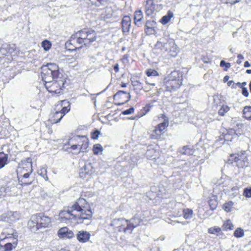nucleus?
I'll use <instances>...</instances> for the list:
<instances>
[{
	"mask_svg": "<svg viewBox=\"0 0 251 251\" xmlns=\"http://www.w3.org/2000/svg\"><path fill=\"white\" fill-rule=\"evenodd\" d=\"M238 60L236 61V63L238 64H240L242 62V60L244 58L242 54H238L237 56Z\"/></svg>",
	"mask_w": 251,
	"mask_h": 251,
	"instance_id": "obj_53",
	"label": "nucleus"
},
{
	"mask_svg": "<svg viewBox=\"0 0 251 251\" xmlns=\"http://www.w3.org/2000/svg\"><path fill=\"white\" fill-rule=\"evenodd\" d=\"M146 13L148 16L151 15L153 13L152 8L148 7L146 6Z\"/></svg>",
	"mask_w": 251,
	"mask_h": 251,
	"instance_id": "obj_50",
	"label": "nucleus"
},
{
	"mask_svg": "<svg viewBox=\"0 0 251 251\" xmlns=\"http://www.w3.org/2000/svg\"><path fill=\"white\" fill-rule=\"evenodd\" d=\"M69 231V229L67 227H64L59 230L58 234L60 237L65 238Z\"/></svg>",
	"mask_w": 251,
	"mask_h": 251,
	"instance_id": "obj_34",
	"label": "nucleus"
},
{
	"mask_svg": "<svg viewBox=\"0 0 251 251\" xmlns=\"http://www.w3.org/2000/svg\"><path fill=\"white\" fill-rule=\"evenodd\" d=\"M146 5L148 7L152 8V9H154L155 7V4L153 0H147Z\"/></svg>",
	"mask_w": 251,
	"mask_h": 251,
	"instance_id": "obj_45",
	"label": "nucleus"
},
{
	"mask_svg": "<svg viewBox=\"0 0 251 251\" xmlns=\"http://www.w3.org/2000/svg\"><path fill=\"white\" fill-rule=\"evenodd\" d=\"M42 46L45 50L47 51L51 48V43L48 40H44L42 42Z\"/></svg>",
	"mask_w": 251,
	"mask_h": 251,
	"instance_id": "obj_38",
	"label": "nucleus"
},
{
	"mask_svg": "<svg viewBox=\"0 0 251 251\" xmlns=\"http://www.w3.org/2000/svg\"><path fill=\"white\" fill-rule=\"evenodd\" d=\"M220 66L225 67V70L226 71L228 68L230 67V64L229 63L225 62L224 60H222L220 62Z\"/></svg>",
	"mask_w": 251,
	"mask_h": 251,
	"instance_id": "obj_43",
	"label": "nucleus"
},
{
	"mask_svg": "<svg viewBox=\"0 0 251 251\" xmlns=\"http://www.w3.org/2000/svg\"><path fill=\"white\" fill-rule=\"evenodd\" d=\"M7 55H8V54L5 44H3L0 48V58H3Z\"/></svg>",
	"mask_w": 251,
	"mask_h": 251,
	"instance_id": "obj_36",
	"label": "nucleus"
},
{
	"mask_svg": "<svg viewBox=\"0 0 251 251\" xmlns=\"http://www.w3.org/2000/svg\"><path fill=\"white\" fill-rule=\"evenodd\" d=\"M134 111V108L133 107H131L129 109L122 111V114L124 115H129V114L133 113Z\"/></svg>",
	"mask_w": 251,
	"mask_h": 251,
	"instance_id": "obj_44",
	"label": "nucleus"
},
{
	"mask_svg": "<svg viewBox=\"0 0 251 251\" xmlns=\"http://www.w3.org/2000/svg\"><path fill=\"white\" fill-rule=\"evenodd\" d=\"M246 72L248 74H251V70H249V69H248L246 70Z\"/></svg>",
	"mask_w": 251,
	"mask_h": 251,
	"instance_id": "obj_64",
	"label": "nucleus"
},
{
	"mask_svg": "<svg viewBox=\"0 0 251 251\" xmlns=\"http://www.w3.org/2000/svg\"><path fill=\"white\" fill-rule=\"evenodd\" d=\"M240 157H241V158H242L243 159V161H244V164H245V162L246 161H245V159H247V157L245 156L244 157H242V156H240Z\"/></svg>",
	"mask_w": 251,
	"mask_h": 251,
	"instance_id": "obj_62",
	"label": "nucleus"
},
{
	"mask_svg": "<svg viewBox=\"0 0 251 251\" xmlns=\"http://www.w3.org/2000/svg\"><path fill=\"white\" fill-rule=\"evenodd\" d=\"M78 146H80V145L78 144V145H73L71 146V147L70 148H68L67 149V151L68 152H71L72 150H77Z\"/></svg>",
	"mask_w": 251,
	"mask_h": 251,
	"instance_id": "obj_48",
	"label": "nucleus"
},
{
	"mask_svg": "<svg viewBox=\"0 0 251 251\" xmlns=\"http://www.w3.org/2000/svg\"><path fill=\"white\" fill-rule=\"evenodd\" d=\"M96 33L91 29L83 28L72 35L66 46L69 50H75L83 46L89 47L96 40Z\"/></svg>",
	"mask_w": 251,
	"mask_h": 251,
	"instance_id": "obj_3",
	"label": "nucleus"
},
{
	"mask_svg": "<svg viewBox=\"0 0 251 251\" xmlns=\"http://www.w3.org/2000/svg\"><path fill=\"white\" fill-rule=\"evenodd\" d=\"M230 158H231L230 159V160H231L232 161H234L235 162H238L241 159V158H239L238 155V156H235V155H234V154H232L230 155Z\"/></svg>",
	"mask_w": 251,
	"mask_h": 251,
	"instance_id": "obj_49",
	"label": "nucleus"
},
{
	"mask_svg": "<svg viewBox=\"0 0 251 251\" xmlns=\"http://www.w3.org/2000/svg\"><path fill=\"white\" fill-rule=\"evenodd\" d=\"M34 221L37 223L36 228H42L48 227L50 225L51 219L48 216H45L43 213H38L32 215Z\"/></svg>",
	"mask_w": 251,
	"mask_h": 251,
	"instance_id": "obj_7",
	"label": "nucleus"
},
{
	"mask_svg": "<svg viewBox=\"0 0 251 251\" xmlns=\"http://www.w3.org/2000/svg\"><path fill=\"white\" fill-rule=\"evenodd\" d=\"M113 69L116 73L119 71V65L118 64H116L114 65Z\"/></svg>",
	"mask_w": 251,
	"mask_h": 251,
	"instance_id": "obj_54",
	"label": "nucleus"
},
{
	"mask_svg": "<svg viewBox=\"0 0 251 251\" xmlns=\"http://www.w3.org/2000/svg\"><path fill=\"white\" fill-rule=\"evenodd\" d=\"M244 195L247 198H251V188H246L244 190Z\"/></svg>",
	"mask_w": 251,
	"mask_h": 251,
	"instance_id": "obj_41",
	"label": "nucleus"
},
{
	"mask_svg": "<svg viewBox=\"0 0 251 251\" xmlns=\"http://www.w3.org/2000/svg\"><path fill=\"white\" fill-rule=\"evenodd\" d=\"M233 83V81L232 80H230L227 81V84L228 86H230L232 85V84Z\"/></svg>",
	"mask_w": 251,
	"mask_h": 251,
	"instance_id": "obj_58",
	"label": "nucleus"
},
{
	"mask_svg": "<svg viewBox=\"0 0 251 251\" xmlns=\"http://www.w3.org/2000/svg\"><path fill=\"white\" fill-rule=\"evenodd\" d=\"M8 154L3 152H0V169L4 167L8 161Z\"/></svg>",
	"mask_w": 251,
	"mask_h": 251,
	"instance_id": "obj_22",
	"label": "nucleus"
},
{
	"mask_svg": "<svg viewBox=\"0 0 251 251\" xmlns=\"http://www.w3.org/2000/svg\"><path fill=\"white\" fill-rule=\"evenodd\" d=\"M234 205V203L232 201H229L225 203L222 206L223 209L227 212H230Z\"/></svg>",
	"mask_w": 251,
	"mask_h": 251,
	"instance_id": "obj_28",
	"label": "nucleus"
},
{
	"mask_svg": "<svg viewBox=\"0 0 251 251\" xmlns=\"http://www.w3.org/2000/svg\"><path fill=\"white\" fill-rule=\"evenodd\" d=\"M74 236H75V234L74 233V232L72 230H69V231L68 232V233L67 234V235L65 237L70 239V238L74 237Z\"/></svg>",
	"mask_w": 251,
	"mask_h": 251,
	"instance_id": "obj_52",
	"label": "nucleus"
},
{
	"mask_svg": "<svg viewBox=\"0 0 251 251\" xmlns=\"http://www.w3.org/2000/svg\"><path fill=\"white\" fill-rule=\"evenodd\" d=\"M247 85V82H243L242 83V88H245V86H246Z\"/></svg>",
	"mask_w": 251,
	"mask_h": 251,
	"instance_id": "obj_63",
	"label": "nucleus"
},
{
	"mask_svg": "<svg viewBox=\"0 0 251 251\" xmlns=\"http://www.w3.org/2000/svg\"><path fill=\"white\" fill-rule=\"evenodd\" d=\"M144 109L146 111V112L145 113H144L143 114H142L141 116H139L138 117L143 116V115H145V114L147 113L149 111V109L148 108H147L146 107H144Z\"/></svg>",
	"mask_w": 251,
	"mask_h": 251,
	"instance_id": "obj_55",
	"label": "nucleus"
},
{
	"mask_svg": "<svg viewBox=\"0 0 251 251\" xmlns=\"http://www.w3.org/2000/svg\"><path fill=\"white\" fill-rule=\"evenodd\" d=\"M174 16V14L172 12L169 11L167 15L162 17L160 22L163 24L165 25L167 24Z\"/></svg>",
	"mask_w": 251,
	"mask_h": 251,
	"instance_id": "obj_24",
	"label": "nucleus"
},
{
	"mask_svg": "<svg viewBox=\"0 0 251 251\" xmlns=\"http://www.w3.org/2000/svg\"><path fill=\"white\" fill-rule=\"evenodd\" d=\"M229 79V76L228 75H226L224 78V81L226 82Z\"/></svg>",
	"mask_w": 251,
	"mask_h": 251,
	"instance_id": "obj_57",
	"label": "nucleus"
},
{
	"mask_svg": "<svg viewBox=\"0 0 251 251\" xmlns=\"http://www.w3.org/2000/svg\"><path fill=\"white\" fill-rule=\"evenodd\" d=\"M166 40H167L165 41L164 50L169 52L171 56H176L178 51V49L174 40L168 37L166 38Z\"/></svg>",
	"mask_w": 251,
	"mask_h": 251,
	"instance_id": "obj_10",
	"label": "nucleus"
},
{
	"mask_svg": "<svg viewBox=\"0 0 251 251\" xmlns=\"http://www.w3.org/2000/svg\"><path fill=\"white\" fill-rule=\"evenodd\" d=\"M183 217L185 219H189L192 217L193 210L190 209H185L183 210Z\"/></svg>",
	"mask_w": 251,
	"mask_h": 251,
	"instance_id": "obj_31",
	"label": "nucleus"
},
{
	"mask_svg": "<svg viewBox=\"0 0 251 251\" xmlns=\"http://www.w3.org/2000/svg\"><path fill=\"white\" fill-rule=\"evenodd\" d=\"M182 79H172L168 80L166 83V90L167 91H175L182 84Z\"/></svg>",
	"mask_w": 251,
	"mask_h": 251,
	"instance_id": "obj_11",
	"label": "nucleus"
},
{
	"mask_svg": "<svg viewBox=\"0 0 251 251\" xmlns=\"http://www.w3.org/2000/svg\"><path fill=\"white\" fill-rule=\"evenodd\" d=\"M31 173L27 172L22 176H18L19 183L22 185H27L31 184L33 179L29 177Z\"/></svg>",
	"mask_w": 251,
	"mask_h": 251,
	"instance_id": "obj_15",
	"label": "nucleus"
},
{
	"mask_svg": "<svg viewBox=\"0 0 251 251\" xmlns=\"http://www.w3.org/2000/svg\"><path fill=\"white\" fill-rule=\"evenodd\" d=\"M244 232L243 229L240 227H238L234 232V235L236 238H241L244 236Z\"/></svg>",
	"mask_w": 251,
	"mask_h": 251,
	"instance_id": "obj_35",
	"label": "nucleus"
},
{
	"mask_svg": "<svg viewBox=\"0 0 251 251\" xmlns=\"http://www.w3.org/2000/svg\"><path fill=\"white\" fill-rule=\"evenodd\" d=\"M32 167L30 158H28L26 161H23L18 167L17 173L18 176H22L26 173H32Z\"/></svg>",
	"mask_w": 251,
	"mask_h": 251,
	"instance_id": "obj_9",
	"label": "nucleus"
},
{
	"mask_svg": "<svg viewBox=\"0 0 251 251\" xmlns=\"http://www.w3.org/2000/svg\"><path fill=\"white\" fill-rule=\"evenodd\" d=\"M132 83L134 87V89L141 90L143 89L142 83L138 80L132 81Z\"/></svg>",
	"mask_w": 251,
	"mask_h": 251,
	"instance_id": "obj_37",
	"label": "nucleus"
},
{
	"mask_svg": "<svg viewBox=\"0 0 251 251\" xmlns=\"http://www.w3.org/2000/svg\"><path fill=\"white\" fill-rule=\"evenodd\" d=\"M166 40H167L166 37H163L160 38V40H158L156 43L155 45V48L157 49H159L161 50H164L165 41H166Z\"/></svg>",
	"mask_w": 251,
	"mask_h": 251,
	"instance_id": "obj_27",
	"label": "nucleus"
},
{
	"mask_svg": "<svg viewBox=\"0 0 251 251\" xmlns=\"http://www.w3.org/2000/svg\"><path fill=\"white\" fill-rule=\"evenodd\" d=\"M18 234L17 232H13L11 234L8 233L4 239H7L11 242H8L5 244L3 247H1V251H11L13 248H15L17 245Z\"/></svg>",
	"mask_w": 251,
	"mask_h": 251,
	"instance_id": "obj_6",
	"label": "nucleus"
},
{
	"mask_svg": "<svg viewBox=\"0 0 251 251\" xmlns=\"http://www.w3.org/2000/svg\"><path fill=\"white\" fill-rule=\"evenodd\" d=\"M141 222V219L136 216L134 217L130 220L129 222H128L129 227H130V228H131V233L132 232V231L134 228L139 225Z\"/></svg>",
	"mask_w": 251,
	"mask_h": 251,
	"instance_id": "obj_19",
	"label": "nucleus"
},
{
	"mask_svg": "<svg viewBox=\"0 0 251 251\" xmlns=\"http://www.w3.org/2000/svg\"><path fill=\"white\" fill-rule=\"evenodd\" d=\"M239 1V0H233V1L232 0V1H230V2L231 3H232V4H234V3H235L236 2H238Z\"/></svg>",
	"mask_w": 251,
	"mask_h": 251,
	"instance_id": "obj_61",
	"label": "nucleus"
},
{
	"mask_svg": "<svg viewBox=\"0 0 251 251\" xmlns=\"http://www.w3.org/2000/svg\"><path fill=\"white\" fill-rule=\"evenodd\" d=\"M236 87H237L236 83H233V84H232V86H231L232 88H233V89H235V88H236Z\"/></svg>",
	"mask_w": 251,
	"mask_h": 251,
	"instance_id": "obj_60",
	"label": "nucleus"
},
{
	"mask_svg": "<svg viewBox=\"0 0 251 251\" xmlns=\"http://www.w3.org/2000/svg\"><path fill=\"white\" fill-rule=\"evenodd\" d=\"M76 237L79 242L86 243L89 240L90 234L86 231L80 230L77 232Z\"/></svg>",
	"mask_w": 251,
	"mask_h": 251,
	"instance_id": "obj_14",
	"label": "nucleus"
},
{
	"mask_svg": "<svg viewBox=\"0 0 251 251\" xmlns=\"http://www.w3.org/2000/svg\"><path fill=\"white\" fill-rule=\"evenodd\" d=\"M208 203L211 210H213L216 208L218 202L215 198L210 199L208 201Z\"/></svg>",
	"mask_w": 251,
	"mask_h": 251,
	"instance_id": "obj_33",
	"label": "nucleus"
},
{
	"mask_svg": "<svg viewBox=\"0 0 251 251\" xmlns=\"http://www.w3.org/2000/svg\"><path fill=\"white\" fill-rule=\"evenodd\" d=\"M111 226L121 232L123 231L126 233H131V228L129 227V223L127 220L124 219H113L111 223Z\"/></svg>",
	"mask_w": 251,
	"mask_h": 251,
	"instance_id": "obj_5",
	"label": "nucleus"
},
{
	"mask_svg": "<svg viewBox=\"0 0 251 251\" xmlns=\"http://www.w3.org/2000/svg\"><path fill=\"white\" fill-rule=\"evenodd\" d=\"M236 85H237V86H238V87H239L241 89L242 88V83L237 82V83H236Z\"/></svg>",
	"mask_w": 251,
	"mask_h": 251,
	"instance_id": "obj_59",
	"label": "nucleus"
},
{
	"mask_svg": "<svg viewBox=\"0 0 251 251\" xmlns=\"http://www.w3.org/2000/svg\"><path fill=\"white\" fill-rule=\"evenodd\" d=\"M100 134V132L98 129H95L91 133V138L93 139H98Z\"/></svg>",
	"mask_w": 251,
	"mask_h": 251,
	"instance_id": "obj_42",
	"label": "nucleus"
},
{
	"mask_svg": "<svg viewBox=\"0 0 251 251\" xmlns=\"http://www.w3.org/2000/svg\"><path fill=\"white\" fill-rule=\"evenodd\" d=\"M223 230H232L233 229L234 226L230 220H226L224 222L222 226Z\"/></svg>",
	"mask_w": 251,
	"mask_h": 251,
	"instance_id": "obj_26",
	"label": "nucleus"
},
{
	"mask_svg": "<svg viewBox=\"0 0 251 251\" xmlns=\"http://www.w3.org/2000/svg\"><path fill=\"white\" fill-rule=\"evenodd\" d=\"M157 72L155 70H150L147 72V75L148 76H155L157 75Z\"/></svg>",
	"mask_w": 251,
	"mask_h": 251,
	"instance_id": "obj_47",
	"label": "nucleus"
},
{
	"mask_svg": "<svg viewBox=\"0 0 251 251\" xmlns=\"http://www.w3.org/2000/svg\"><path fill=\"white\" fill-rule=\"evenodd\" d=\"M93 213L88 203L83 198H79L67 210L64 221L74 219L78 224L87 225L91 222Z\"/></svg>",
	"mask_w": 251,
	"mask_h": 251,
	"instance_id": "obj_2",
	"label": "nucleus"
},
{
	"mask_svg": "<svg viewBox=\"0 0 251 251\" xmlns=\"http://www.w3.org/2000/svg\"><path fill=\"white\" fill-rule=\"evenodd\" d=\"M221 230V228L220 227L215 226L209 228L208 232L211 234H215L220 232Z\"/></svg>",
	"mask_w": 251,
	"mask_h": 251,
	"instance_id": "obj_40",
	"label": "nucleus"
},
{
	"mask_svg": "<svg viewBox=\"0 0 251 251\" xmlns=\"http://www.w3.org/2000/svg\"><path fill=\"white\" fill-rule=\"evenodd\" d=\"M28 225L30 229L33 231H36L39 229V228H36L37 226V223L35 221L33 220L32 216L31 217L30 221L28 223Z\"/></svg>",
	"mask_w": 251,
	"mask_h": 251,
	"instance_id": "obj_29",
	"label": "nucleus"
},
{
	"mask_svg": "<svg viewBox=\"0 0 251 251\" xmlns=\"http://www.w3.org/2000/svg\"><path fill=\"white\" fill-rule=\"evenodd\" d=\"M229 109V108L227 105H223V106L219 109V114L220 115L223 116L225 113L227 112Z\"/></svg>",
	"mask_w": 251,
	"mask_h": 251,
	"instance_id": "obj_39",
	"label": "nucleus"
},
{
	"mask_svg": "<svg viewBox=\"0 0 251 251\" xmlns=\"http://www.w3.org/2000/svg\"><path fill=\"white\" fill-rule=\"evenodd\" d=\"M131 25V20L129 16H125L122 22L123 31L124 32H128Z\"/></svg>",
	"mask_w": 251,
	"mask_h": 251,
	"instance_id": "obj_17",
	"label": "nucleus"
},
{
	"mask_svg": "<svg viewBox=\"0 0 251 251\" xmlns=\"http://www.w3.org/2000/svg\"><path fill=\"white\" fill-rule=\"evenodd\" d=\"M41 76L48 91L55 94H63L66 78L59 72L55 63L48 64L41 67Z\"/></svg>",
	"mask_w": 251,
	"mask_h": 251,
	"instance_id": "obj_1",
	"label": "nucleus"
},
{
	"mask_svg": "<svg viewBox=\"0 0 251 251\" xmlns=\"http://www.w3.org/2000/svg\"><path fill=\"white\" fill-rule=\"evenodd\" d=\"M244 66L245 67H249L250 66V64L248 61H247L244 63Z\"/></svg>",
	"mask_w": 251,
	"mask_h": 251,
	"instance_id": "obj_56",
	"label": "nucleus"
},
{
	"mask_svg": "<svg viewBox=\"0 0 251 251\" xmlns=\"http://www.w3.org/2000/svg\"><path fill=\"white\" fill-rule=\"evenodd\" d=\"M82 138L83 140L82 141V144L80 146V148L78 151L76 153L77 154L80 151L85 152L86 151V149L88 148L89 146V142L88 139L86 138L83 136L78 135L75 137L74 138H72L71 140H77L78 139Z\"/></svg>",
	"mask_w": 251,
	"mask_h": 251,
	"instance_id": "obj_16",
	"label": "nucleus"
},
{
	"mask_svg": "<svg viewBox=\"0 0 251 251\" xmlns=\"http://www.w3.org/2000/svg\"><path fill=\"white\" fill-rule=\"evenodd\" d=\"M242 94L243 96L246 97H248L249 95V93L248 92V89L247 88H242Z\"/></svg>",
	"mask_w": 251,
	"mask_h": 251,
	"instance_id": "obj_51",
	"label": "nucleus"
},
{
	"mask_svg": "<svg viewBox=\"0 0 251 251\" xmlns=\"http://www.w3.org/2000/svg\"><path fill=\"white\" fill-rule=\"evenodd\" d=\"M95 172V169L92 163H88L83 166L79 171V176L82 178H85L87 176H90Z\"/></svg>",
	"mask_w": 251,
	"mask_h": 251,
	"instance_id": "obj_12",
	"label": "nucleus"
},
{
	"mask_svg": "<svg viewBox=\"0 0 251 251\" xmlns=\"http://www.w3.org/2000/svg\"><path fill=\"white\" fill-rule=\"evenodd\" d=\"M179 152L182 154L190 155L194 153V150L188 146H184L179 149Z\"/></svg>",
	"mask_w": 251,
	"mask_h": 251,
	"instance_id": "obj_18",
	"label": "nucleus"
},
{
	"mask_svg": "<svg viewBox=\"0 0 251 251\" xmlns=\"http://www.w3.org/2000/svg\"><path fill=\"white\" fill-rule=\"evenodd\" d=\"M93 153L95 155H98L103 151L102 147L100 144H95L93 146Z\"/></svg>",
	"mask_w": 251,
	"mask_h": 251,
	"instance_id": "obj_32",
	"label": "nucleus"
},
{
	"mask_svg": "<svg viewBox=\"0 0 251 251\" xmlns=\"http://www.w3.org/2000/svg\"><path fill=\"white\" fill-rule=\"evenodd\" d=\"M5 47H6L8 55L9 54H12L15 51L16 46L14 44H5Z\"/></svg>",
	"mask_w": 251,
	"mask_h": 251,
	"instance_id": "obj_30",
	"label": "nucleus"
},
{
	"mask_svg": "<svg viewBox=\"0 0 251 251\" xmlns=\"http://www.w3.org/2000/svg\"><path fill=\"white\" fill-rule=\"evenodd\" d=\"M56 106H60V108L51 113L50 121L53 124H56L59 122L64 116L70 110V102L67 100H61L58 102Z\"/></svg>",
	"mask_w": 251,
	"mask_h": 251,
	"instance_id": "obj_4",
	"label": "nucleus"
},
{
	"mask_svg": "<svg viewBox=\"0 0 251 251\" xmlns=\"http://www.w3.org/2000/svg\"><path fill=\"white\" fill-rule=\"evenodd\" d=\"M67 212V210H63L60 212L59 216L61 221H64Z\"/></svg>",
	"mask_w": 251,
	"mask_h": 251,
	"instance_id": "obj_46",
	"label": "nucleus"
},
{
	"mask_svg": "<svg viewBox=\"0 0 251 251\" xmlns=\"http://www.w3.org/2000/svg\"><path fill=\"white\" fill-rule=\"evenodd\" d=\"M243 117L248 120H251V106H246L243 109Z\"/></svg>",
	"mask_w": 251,
	"mask_h": 251,
	"instance_id": "obj_25",
	"label": "nucleus"
},
{
	"mask_svg": "<svg viewBox=\"0 0 251 251\" xmlns=\"http://www.w3.org/2000/svg\"><path fill=\"white\" fill-rule=\"evenodd\" d=\"M168 123L165 122L160 123L156 127L154 130L155 132L157 134H160L162 131H163L165 129V128L168 126Z\"/></svg>",
	"mask_w": 251,
	"mask_h": 251,
	"instance_id": "obj_23",
	"label": "nucleus"
},
{
	"mask_svg": "<svg viewBox=\"0 0 251 251\" xmlns=\"http://www.w3.org/2000/svg\"><path fill=\"white\" fill-rule=\"evenodd\" d=\"M155 23L153 21H147L145 24V30L148 34H152L154 31V26Z\"/></svg>",
	"mask_w": 251,
	"mask_h": 251,
	"instance_id": "obj_20",
	"label": "nucleus"
},
{
	"mask_svg": "<svg viewBox=\"0 0 251 251\" xmlns=\"http://www.w3.org/2000/svg\"><path fill=\"white\" fill-rule=\"evenodd\" d=\"M20 217L19 214L17 212H9L2 215V219L6 222L11 223L15 221Z\"/></svg>",
	"mask_w": 251,
	"mask_h": 251,
	"instance_id": "obj_13",
	"label": "nucleus"
},
{
	"mask_svg": "<svg viewBox=\"0 0 251 251\" xmlns=\"http://www.w3.org/2000/svg\"><path fill=\"white\" fill-rule=\"evenodd\" d=\"M143 19V13L141 10L136 11L134 13V24L140 26L141 25V21Z\"/></svg>",
	"mask_w": 251,
	"mask_h": 251,
	"instance_id": "obj_21",
	"label": "nucleus"
},
{
	"mask_svg": "<svg viewBox=\"0 0 251 251\" xmlns=\"http://www.w3.org/2000/svg\"><path fill=\"white\" fill-rule=\"evenodd\" d=\"M114 100L119 102L115 103L117 105H122L127 102L130 99L131 96L126 91L119 90L114 96Z\"/></svg>",
	"mask_w": 251,
	"mask_h": 251,
	"instance_id": "obj_8",
	"label": "nucleus"
}]
</instances>
